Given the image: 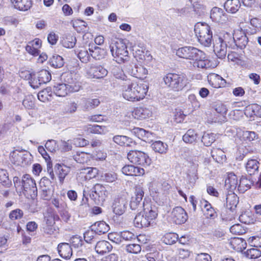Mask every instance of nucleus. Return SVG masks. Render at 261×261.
<instances>
[{"label": "nucleus", "mask_w": 261, "mask_h": 261, "mask_svg": "<svg viewBox=\"0 0 261 261\" xmlns=\"http://www.w3.org/2000/svg\"><path fill=\"white\" fill-rule=\"evenodd\" d=\"M176 55L179 58L194 61V67L207 68L210 66L209 61L202 50L191 46H185L176 50Z\"/></svg>", "instance_id": "f257e3e1"}, {"label": "nucleus", "mask_w": 261, "mask_h": 261, "mask_svg": "<svg viewBox=\"0 0 261 261\" xmlns=\"http://www.w3.org/2000/svg\"><path fill=\"white\" fill-rule=\"evenodd\" d=\"M148 87L146 85L139 84L136 81L126 80L122 86L123 97L128 101H136L143 99L147 94Z\"/></svg>", "instance_id": "f03ea898"}, {"label": "nucleus", "mask_w": 261, "mask_h": 261, "mask_svg": "<svg viewBox=\"0 0 261 261\" xmlns=\"http://www.w3.org/2000/svg\"><path fill=\"white\" fill-rule=\"evenodd\" d=\"M13 182L16 190L20 194H23L25 196L34 199L37 196L36 184L29 174L24 175L21 179L18 177H14Z\"/></svg>", "instance_id": "7ed1b4c3"}, {"label": "nucleus", "mask_w": 261, "mask_h": 261, "mask_svg": "<svg viewBox=\"0 0 261 261\" xmlns=\"http://www.w3.org/2000/svg\"><path fill=\"white\" fill-rule=\"evenodd\" d=\"M143 213L138 214L134 220L136 227L138 228L147 227L154 223L158 216V212L155 206L149 203L143 202Z\"/></svg>", "instance_id": "20e7f679"}, {"label": "nucleus", "mask_w": 261, "mask_h": 261, "mask_svg": "<svg viewBox=\"0 0 261 261\" xmlns=\"http://www.w3.org/2000/svg\"><path fill=\"white\" fill-rule=\"evenodd\" d=\"M195 33L199 42L204 46L211 45L213 38L210 27L206 23H197L195 25Z\"/></svg>", "instance_id": "39448f33"}, {"label": "nucleus", "mask_w": 261, "mask_h": 261, "mask_svg": "<svg viewBox=\"0 0 261 261\" xmlns=\"http://www.w3.org/2000/svg\"><path fill=\"white\" fill-rule=\"evenodd\" d=\"M110 47L111 54L117 63L123 62L127 59L128 52L123 40L118 39L112 42Z\"/></svg>", "instance_id": "423d86ee"}, {"label": "nucleus", "mask_w": 261, "mask_h": 261, "mask_svg": "<svg viewBox=\"0 0 261 261\" xmlns=\"http://www.w3.org/2000/svg\"><path fill=\"white\" fill-rule=\"evenodd\" d=\"M165 84L175 91L181 90L186 85V77L182 74L169 73L163 78Z\"/></svg>", "instance_id": "0eeeda50"}, {"label": "nucleus", "mask_w": 261, "mask_h": 261, "mask_svg": "<svg viewBox=\"0 0 261 261\" xmlns=\"http://www.w3.org/2000/svg\"><path fill=\"white\" fill-rule=\"evenodd\" d=\"M127 158L132 163L144 167L149 166L151 162L147 154L137 150H130L127 153Z\"/></svg>", "instance_id": "6e6552de"}, {"label": "nucleus", "mask_w": 261, "mask_h": 261, "mask_svg": "<svg viewBox=\"0 0 261 261\" xmlns=\"http://www.w3.org/2000/svg\"><path fill=\"white\" fill-rule=\"evenodd\" d=\"M108 192L102 185L96 184L91 189L90 197L97 204L103 202L107 197Z\"/></svg>", "instance_id": "1a4fd4ad"}, {"label": "nucleus", "mask_w": 261, "mask_h": 261, "mask_svg": "<svg viewBox=\"0 0 261 261\" xmlns=\"http://www.w3.org/2000/svg\"><path fill=\"white\" fill-rule=\"evenodd\" d=\"M43 216L44 222L45 225L43 227L44 231L48 234H51L55 230L53 227L55 224V220L56 218L59 219V217L55 214L54 210L51 207L47 208L43 213Z\"/></svg>", "instance_id": "9d476101"}, {"label": "nucleus", "mask_w": 261, "mask_h": 261, "mask_svg": "<svg viewBox=\"0 0 261 261\" xmlns=\"http://www.w3.org/2000/svg\"><path fill=\"white\" fill-rule=\"evenodd\" d=\"M61 78L68 88L70 93L79 91L81 88V83L76 78L73 77L71 73H64L61 75Z\"/></svg>", "instance_id": "9b49d317"}, {"label": "nucleus", "mask_w": 261, "mask_h": 261, "mask_svg": "<svg viewBox=\"0 0 261 261\" xmlns=\"http://www.w3.org/2000/svg\"><path fill=\"white\" fill-rule=\"evenodd\" d=\"M39 186L41 198L45 200H49L53 193V188L51 181L47 177H44L40 180Z\"/></svg>", "instance_id": "f8f14e48"}, {"label": "nucleus", "mask_w": 261, "mask_h": 261, "mask_svg": "<svg viewBox=\"0 0 261 261\" xmlns=\"http://www.w3.org/2000/svg\"><path fill=\"white\" fill-rule=\"evenodd\" d=\"M108 70L100 65L91 64L87 68L86 73L91 78L101 79L108 74Z\"/></svg>", "instance_id": "ddd939ff"}, {"label": "nucleus", "mask_w": 261, "mask_h": 261, "mask_svg": "<svg viewBox=\"0 0 261 261\" xmlns=\"http://www.w3.org/2000/svg\"><path fill=\"white\" fill-rule=\"evenodd\" d=\"M214 51L219 59L225 58L227 54L226 41L220 37L216 39L214 44Z\"/></svg>", "instance_id": "4468645a"}, {"label": "nucleus", "mask_w": 261, "mask_h": 261, "mask_svg": "<svg viewBox=\"0 0 261 261\" xmlns=\"http://www.w3.org/2000/svg\"><path fill=\"white\" fill-rule=\"evenodd\" d=\"M144 192L140 186L136 187L135 195L131 198L129 203L130 208L132 210H137L141 207V202L144 196Z\"/></svg>", "instance_id": "2eb2a0df"}, {"label": "nucleus", "mask_w": 261, "mask_h": 261, "mask_svg": "<svg viewBox=\"0 0 261 261\" xmlns=\"http://www.w3.org/2000/svg\"><path fill=\"white\" fill-rule=\"evenodd\" d=\"M172 221L176 224L185 223L188 220V215L185 210L180 206L174 207L171 212Z\"/></svg>", "instance_id": "dca6fc26"}, {"label": "nucleus", "mask_w": 261, "mask_h": 261, "mask_svg": "<svg viewBox=\"0 0 261 261\" xmlns=\"http://www.w3.org/2000/svg\"><path fill=\"white\" fill-rule=\"evenodd\" d=\"M153 110L152 106L140 107L134 110L133 115L137 119H146L152 116Z\"/></svg>", "instance_id": "f3484780"}, {"label": "nucleus", "mask_w": 261, "mask_h": 261, "mask_svg": "<svg viewBox=\"0 0 261 261\" xmlns=\"http://www.w3.org/2000/svg\"><path fill=\"white\" fill-rule=\"evenodd\" d=\"M30 155L28 152L14 151L11 153V158L14 159L15 163L18 165L24 166L30 161Z\"/></svg>", "instance_id": "a211bd4d"}, {"label": "nucleus", "mask_w": 261, "mask_h": 261, "mask_svg": "<svg viewBox=\"0 0 261 261\" xmlns=\"http://www.w3.org/2000/svg\"><path fill=\"white\" fill-rule=\"evenodd\" d=\"M211 18L213 21L221 23H225L227 19L224 11L218 7H214L212 9Z\"/></svg>", "instance_id": "6ab92c4d"}, {"label": "nucleus", "mask_w": 261, "mask_h": 261, "mask_svg": "<svg viewBox=\"0 0 261 261\" xmlns=\"http://www.w3.org/2000/svg\"><path fill=\"white\" fill-rule=\"evenodd\" d=\"M38 152L41 154L43 158L45 159L47 165V171L49 175L51 180H56V176L54 173L53 169L52 168V164L50 161V158L47 153L45 149L42 146H39L38 147Z\"/></svg>", "instance_id": "aec40b11"}, {"label": "nucleus", "mask_w": 261, "mask_h": 261, "mask_svg": "<svg viewBox=\"0 0 261 261\" xmlns=\"http://www.w3.org/2000/svg\"><path fill=\"white\" fill-rule=\"evenodd\" d=\"M58 251L60 256L63 258L69 259L72 255L71 245L67 243H61L58 246Z\"/></svg>", "instance_id": "412c9836"}, {"label": "nucleus", "mask_w": 261, "mask_h": 261, "mask_svg": "<svg viewBox=\"0 0 261 261\" xmlns=\"http://www.w3.org/2000/svg\"><path fill=\"white\" fill-rule=\"evenodd\" d=\"M121 171L123 174L129 176H139L144 174L145 172L143 168L129 165L124 166Z\"/></svg>", "instance_id": "4be33fe9"}, {"label": "nucleus", "mask_w": 261, "mask_h": 261, "mask_svg": "<svg viewBox=\"0 0 261 261\" xmlns=\"http://www.w3.org/2000/svg\"><path fill=\"white\" fill-rule=\"evenodd\" d=\"M54 169L59 178L60 184H62L65 177L70 172V168L64 164H57L55 166Z\"/></svg>", "instance_id": "5701e85b"}, {"label": "nucleus", "mask_w": 261, "mask_h": 261, "mask_svg": "<svg viewBox=\"0 0 261 261\" xmlns=\"http://www.w3.org/2000/svg\"><path fill=\"white\" fill-rule=\"evenodd\" d=\"M225 187L229 191L233 192L238 187V178L233 173H228L225 181Z\"/></svg>", "instance_id": "b1692460"}, {"label": "nucleus", "mask_w": 261, "mask_h": 261, "mask_svg": "<svg viewBox=\"0 0 261 261\" xmlns=\"http://www.w3.org/2000/svg\"><path fill=\"white\" fill-rule=\"evenodd\" d=\"M113 212L117 215H121L126 208V201L123 198L115 199L113 204Z\"/></svg>", "instance_id": "393cba45"}, {"label": "nucleus", "mask_w": 261, "mask_h": 261, "mask_svg": "<svg viewBox=\"0 0 261 261\" xmlns=\"http://www.w3.org/2000/svg\"><path fill=\"white\" fill-rule=\"evenodd\" d=\"M112 249V246L108 241L102 240L97 243L95 249L96 252L103 255L110 252Z\"/></svg>", "instance_id": "a878e982"}, {"label": "nucleus", "mask_w": 261, "mask_h": 261, "mask_svg": "<svg viewBox=\"0 0 261 261\" xmlns=\"http://www.w3.org/2000/svg\"><path fill=\"white\" fill-rule=\"evenodd\" d=\"M230 245L235 251L242 252L246 248L247 243L242 238H234L230 242Z\"/></svg>", "instance_id": "bb28decb"}, {"label": "nucleus", "mask_w": 261, "mask_h": 261, "mask_svg": "<svg viewBox=\"0 0 261 261\" xmlns=\"http://www.w3.org/2000/svg\"><path fill=\"white\" fill-rule=\"evenodd\" d=\"M226 206L230 210H234L239 203V197L234 193L229 191L226 198Z\"/></svg>", "instance_id": "cd10ccee"}, {"label": "nucleus", "mask_w": 261, "mask_h": 261, "mask_svg": "<svg viewBox=\"0 0 261 261\" xmlns=\"http://www.w3.org/2000/svg\"><path fill=\"white\" fill-rule=\"evenodd\" d=\"M15 8L22 11H25L31 8L32 5V0H11Z\"/></svg>", "instance_id": "c85d7f7f"}, {"label": "nucleus", "mask_w": 261, "mask_h": 261, "mask_svg": "<svg viewBox=\"0 0 261 261\" xmlns=\"http://www.w3.org/2000/svg\"><path fill=\"white\" fill-rule=\"evenodd\" d=\"M91 228L94 230L96 234L100 235L107 232L109 229V226L104 221H99L95 222L92 225Z\"/></svg>", "instance_id": "c756f323"}, {"label": "nucleus", "mask_w": 261, "mask_h": 261, "mask_svg": "<svg viewBox=\"0 0 261 261\" xmlns=\"http://www.w3.org/2000/svg\"><path fill=\"white\" fill-rule=\"evenodd\" d=\"M208 81L214 88H220L224 86L226 83L225 80L221 76L215 73L209 76Z\"/></svg>", "instance_id": "7c9ffc66"}, {"label": "nucleus", "mask_w": 261, "mask_h": 261, "mask_svg": "<svg viewBox=\"0 0 261 261\" xmlns=\"http://www.w3.org/2000/svg\"><path fill=\"white\" fill-rule=\"evenodd\" d=\"M241 4L239 0H227L224 3V8L226 11L235 13L240 8Z\"/></svg>", "instance_id": "2f4dec72"}, {"label": "nucleus", "mask_w": 261, "mask_h": 261, "mask_svg": "<svg viewBox=\"0 0 261 261\" xmlns=\"http://www.w3.org/2000/svg\"><path fill=\"white\" fill-rule=\"evenodd\" d=\"M233 40L236 45L241 49L244 48L248 41L246 35L241 32H240V34L235 33L233 36Z\"/></svg>", "instance_id": "473e14b6"}, {"label": "nucleus", "mask_w": 261, "mask_h": 261, "mask_svg": "<svg viewBox=\"0 0 261 261\" xmlns=\"http://www.w3.org/2000/svg\"><path fill=\"white\" fill-rule=\"evenodd\" d=\"M53 91L57 96L60 97H64L70 93L64 82L55 85Z\"/></svg>", "instance_id": "72a5a7b5"}, {"label": "nucleus", "mask_w": 261, "mask_h": 261, "mask_svg": "<svg viewBox=\"0 0 261 261\" xmlns=\"http://www.w3.org/2000/svg\"><path fill=\"white\" fill-rule=\"evenodd\" d=\"M252 184V180L246 177L242 176L240 179L238 190L240 193H244L251 188Z\"/></svg>", "instance_id": "f704fd0d"}, {"label": "nucleus", "mask_w": 261, "mask_h": 261, "mask_svg": "<svg viewBox=\"0 0 261 261\" xmlns=\"http://www.w3.org/2000/svg\"><path fill=\"white\" fill-rule=\"evenodd\" d=\"M259 162L255 159H250L246 164V169L247 173L250 174H254L258 171Z\"/></svg>", "instance_id": "c9c22d12"}, {"label": "nucleus", "mask_w": 261, "mask_h": 261, "mask_svg": "<svg viewBox=\"0 0 261 261\" xmlns=\"http://www.w3.org/2000/svg\"><path fill=\"white\" fill-rule=\"evenodd\" d=\"M152 149L160 154L166 153L168 150V145L161 141H155L151 144Z\"/></svg>", "instance_id": "e433bc0d"}, {"label": "nucleus", "mask_w": 261, "mask_h": 261, "mask_svg": "<svg viewBox=\"0 0 261 261\" xmlns=\"http://www.w3.org/2000/svg\"><path fill=\"white\" fill-rule=\"evenodd\" d=\"M51 203L57 209L59 213H62V211L67 209V204L61 197L53 198Z\"/></svg>", "instance_id": "4c0bfd02"}, {"label": "nucleus", "mask_w": 261, "mask_h": 261, "mask_svg": "<svg viewBox=\"0 0 261 261\" xmlns=\"http://www.w3.org/2000/svg\"><path fill=\"white\" fill-rule=\"evenodd\" d=\"M90 57H92L95 60H100L102 59L105 55V50L98 46H91L89 48Z\"/></svg>", "instance_id": "58836bf2"}, {"label": "nucleus", "mask_w": 261, "mask_h": 261, "mask_svg": "<svg viewBox=\"0 0 261 261\" xmlns=\"http://www.w3.org/2000/svg\"><path fill=\"white\" fill-rule=\"evenodd\" d=\"M198 139L197 134L194 129H189L183 136L182 140L186 143H193Z\"/></svg>", "instance_id": "ea45409f"}, {"label": "nucleus", "mask_w": 261, "mask_h": 261, "mask_svg": "<svg viewBox=\"0 0 261 261\" xmlns=\"http://www.w3.org/2000/svg\"><path fill=\"white\" fill-rule=\"evenodd\" d=\"M204 207V215L207 218L215 219L217 217V214L215 209L212 206L211 204L207 201H205Z\"/></svg>", "instance_id": "a19ab883"}, {"label": "nucleus", "mask_w": 261, "mask_h": 261, "mask_svg": "<svg viewBox=\"0 0 261 261\" xmlns=\"http://www.w3.org/2000/svg\"><path fill=\"white\" fill-rule=\"evenodd\" d=\"M76 42V37L70 34L66 35L62 40L63 46L69 48H73L75 46Z\"/></svg>", "instance_id": "79ce46f5"}, {"label": "nucleus", "mask_w": 261, "mask_h": 261, "mask_svg": "<svg viewBox=\"0 0 261 261\" xmlns=\"http://www.w3.org/2000/svg\"><path fill=\"white\" fill-rule=\"evenodd\" d=\"M49 62L50 65L55 68H61L64 64L63 58L58 55H53L49 59Z\"/></svg>", "instance_id": "37998d69"}, {"label": "nucleus", "mask_w": 261, "mask_h": 261, "mask_svg": "<svg viewBox=\"0 0 261 261\" xmlns=\"http://www.w3.org/2000/svg\"><path fill=\"white\" fill-rule=\"evenodd\" d=\"M211 155L213 159L218 163L222 162L226 159L224 152L219 148H213L211 151Z\"/></svg>", "instance_id": "c03bdc74"}, {"label": "nucleus", "mask_w": 261, "mask_h": 261, "mask_svg": "<svg viewBox=\"0 0 261 261\" xmlns=\"http://www.w3.org/2000/svg\"><path fill=\"white\" fill-rule=\"evenodd\" d=\"M73 158L76 162L84 164L89 161V154L85 152L77 151Z\"/></svg>", "instance_id": "a18cd8bd"}, {"label": "nucleus", "mask_w": 261, "mask_h": 261, "mask_svg": "<svg viewBox=\"0 0 261 261\" xmlns=\"http://www.w3.org/2000/svg\"><path fill=\"white\" fill-rule=\"evenodd\" d=\"M69 244L74 248L79 249L82 247L83 241L81 237L75 235L70 238Z\"/></svg>", "instance_id": "49530a36"}, {"label": "nucleus", "mask_w": 261, "mask_h": 261, "mask_svg": "<svg viewBox=\"0 0 261 261\" xmlns=\"http://www.w3.org/2000/svg\"><path fill=\"white\" fill-rule=\"evenodd\" d=\"M258 108L259 105L256 103L249 105L246 107L244 113L247 117L257 116Z\"/></svg>", "instance_id": "de8ad7c7"}, {"label": "nucleus", "mask_w": 261, "mask_h": 261, "mask_svg": "<svg viewBox=\"0 0 261 261\" xmlns=\"http://www.w3.org/2000/svg\"><path fill=\"white\" fill-rule=\"evenodd\" d=\"M216 140V135L213 133H204L201 138V141L206 146H209Z\"/></svg>", "instance_id": "09e8293b"}, {"label": "nucleus", "mask_w": 261, "mask_h": 261, "mask_svg": "<svg viewBox=\"0 0 261 261\" xmlns=\"http://www.w3.org/2000/svg\"><path fill=\"white\" fill-rule=\"evenodd\" d=\"M37 77L40 79V82L43 84H45L49 82L51 80L50 73L46 70H42L37 73Z\"/></svg>", "instance_id": "8fccbe9b"}, {"label": "nucleus", "mask_w": 261, "mask_h": 261, "mask_svg": "<svg viewBox=\"0 0 261 261\" xmlns=\"http://www.w3.org/2000/svg\"><path fill=\"white\" fill-rule=\"evenodd\" d=\"M112 73L116 79L124 81V82H125L126 80H130V79L127 78L122 69L119 67H114L112 69Z\"/></svg>", "instance_id": "3c124183"}, {"label": "nucleus", "mask_w": 261, "mask_h": 261, "mask_svg": "<svg viewBox=\"0 0 261 261\" xmlns=\"http://www.w3.org/2000/svg\"><path fill=\"white\" fill-rule=\"evenodd\" d=\"M178 239V236L175 233H166L163 239V242L167 245H172L176 242Z\"/></svg>", "instance_id": "603ef678"}, {"label": "nucleus", "mask_w": 261, "mask_h": 261, "mask_svg": "<svg viewBox=\"0 0 261 261\" xmlns=\"http://www.w3.org/2000/svg\"><path fill=\"white\" fill-rule=\"evenodd\" d=\"M78 57L82 62L87 63L90 60V51L85 48H82L78 53Z\"/></svg>", "instance_id": "864d4df0"}, {"label": "nucleus", "mask_w": 261, "mask_h": 261, "mask_svg": "<svg viewBox=\"0 0 261 261\" xmlns=\"http://www.w3.org/2000/svg\"><path fill=\"white\" fill-rule=\"evenodd\" d=\"M245 253L247 257L251 259H255L261 256V251L256 247L248 249Z\"/></svg>", "instance_id": "5fc2aeb1"}, {"label": "nucleus", "mask_w": 261, "mask_h": 261, "mask_svg": "<svg viewBox=\"0 0 261 261\" xmlns=\"http://www.w3.org/2000/svg\"><path fill=\"white\" fill-rule=\"evenodd\" d=\"M125 250L129 253L137 254L141 252V247L137 243L130 244L126 246Z\"/></svg>", "instance_id": "6e6d98bb"}, {"label": "nucleus", "mask_w": 261, "mask_h": 261, "mask_svg": "<svg viewBox=\"0 0 261 261\" xmlns=\"http://www.w3.org/2000/svg\"><path fill=\"white\" fill-rule=\"evenodd\" d=\"M0 182L5 186H9L11 184L7 171L3 169H0Z\"/></svg>", "instance_id": "4d7b16f0"}, {"label": "nucleus", "mask_w": 261, "mask_h": 261, "mask_svg": "<svg viewBox=\"0 0 261 261\" xmlns=\"http://www.w3.org/2000/svg\"><path fill=\"white\" fill-rule=\"evenodd\" d=\"M119 237L122 240L127 241L136 240L135 234L129 231H123L120 232Z\"/></svg>", "instance_id": "13d9d810"}, {"label": "nucleus", "mask_w": 261, "mask_h": 261, "mask_svg": "<svg viewBox=\"0 0 261 261\" xmlns=\"http://www.w3.org/2000/svg\"><path fill=\"white\" fill-rule=\"evenodd\" d=\"M105 128L97 125H89L87 126V130L90 133L100 134L103 133Z\"/></svg>", "instance_id": "bf43d9fd"}, {"label": "nucleus", "mask_w": 261, "mask_h": 261, "mask_svg": "<svg viewBox=\"0 0 261 261\" xmlns=\"http://www.w3.org/2000/svg\"><path fill=\"white\" fill-rule=\"evenodd\" d=\"M194 11L198 15H201L204 13L205 7L202 4L198 2H194L192 4Z\"/></svg>", "instance_id": "052dcab7"}, {"label": "nucleus", "mask_w": 261, "mask_h": 261, "mask_svg": "<svg viewBox=\"0 0 261 261\" xmlns=\"http://www.w3.org/2000/svg\"><path fill=\"white\" fill-rule=\"evenodd\" d=\"M96 232L91 228V230H88L86 231L84 234V240L88 243H92L95 236Z\"/></svg>", "instance_id": "680f3d73"}, {"label": "nucleus", "mask_w": 261, "mask_h": 261, "mask_svg": "<svg viewBox=\"0 0 261 261\" xmlns=\"http://www.w3.org/2000/svg\"><path fill=\"white\" fill-rule=\"evenodd\" d=\"M34 98L32 96H25L22 101L23 106L28 109H31L34 107Z\"/></svg>", "instance_id": "e2e57ef3"}, {"label": "nucleus", "mask_w": 261, "mask_h": 261, "mask_svg": "<svg viewBox=\"0 0 261 261\" xmlns=\"http://www.w3.org/2000/svg\"><path fill=\"white\" fill-rule=\"evenodd\" d=\"M23 215L22 211L20 209H16L11 211L9 214V218L12 220L21 218Z\"/></svg>", "instance_id": "0e129e2a"}, {"label": "nucleus", "mask_w": 261, "mask_h": 261, "mask_svg": "<svg viewBox=\"0 0 261 261\" xmlns=\"http://www.w3.org/2000/svg\"><path fill=\"white\" fill-rule=\"evenodd\" d=\"M138 66L134 63L127 64L125 65V70L134 77H136V73L137 71V67Z\"/></svg>", "instance_id": "69168bd1"}, {"label": "nucleus", "mask_w": 261, "mask_h": 261, "mask_svg": "<svg viewBox=\"0 0 261 261\" xmlns=\"http://www.w3.org/2000/svg\"><path fill=\"white\" fill-rule=\"evenodd\" d=\"M137 71L136 73V77L140 79H143L147 74V70L143 66L139 65L137 67Z\"/></svg>", "instance_id": "338daca9"}, {"label": "nucleus", "mask_w": 261, "mask_h": 261, "mask_svg": "<svg viewBox=\"0 0 261 261\" xmlns=\"http://www.w3.org/2000/svg\"><path fill=\"white\" fill-rule=\"evenodd\" d=\"M45 147L48 151L54 152L56 151L58 148V145L56 141L54 140H49L46 142Z\"/></svg>", "instance_id": "774afa93"}]
</instances>
